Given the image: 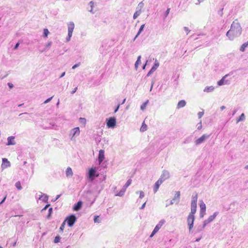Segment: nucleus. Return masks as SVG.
<instances>
[{
  "instance_id": "9b49d317",
  "label": "nucleus",
  "mask_w": 248,
  "mask_h": 248,
  "mask_svg": "<svg viewBox=\"0 0 248 248\" xmlns=\"http://www.w3.org/2000/svg\"><path fill=\"white\" fill-rule=\"evenodd\" d=\"M200 216L201 217H203L205 214L206 212V205L202 201L200 203Z\"/></svg>"
},
{
  "instance_id": "49530a36",
  "label": "nucleus",
  "mask_w": 248,
  "mask_h": 248,
  "mask_svg": "<svg viewBox=\"0 0 248 248\" xmlns=\"http://www.w3.org/2000/svg\"><path fill=\"white\" fill-rule=\"evenodd\" d=\"M50 206V204H46V206L42 209L41 212H43L44 211H46Z\"/></svg>"
},
{
  "instance_id": "f257e3e1",
  "label": "nucleus",
  "mask_w": 248,
  "mask_h": 248,
  "mask_svg": "<svg viewBox=\"0 0 248 248\" xmlns=\"http://www.w3.org/2000/svg\"><path fill=\"white\" fill-rule=\"evenodd\" d=\"M242 33V28L238 22H233L231 29L226 33V36L230 40H233L235 37H238Z\"/></svg>"
},
{
  "instance_id": "680f3d73",
  "label": "nucleus",
  "mask_w": 248,
  "mask_h": 248,
  "mask_svg": "<svg viewBox=\"0 0 248 248\" xmlns=\"http://www.w3.org/2000/svg\"><path fill=\"white\" fill-rule=\"evenodd\" d=\"M120 104H119L116 107V108H115V110H114V112L116 113L117 111H118V110H119V108H120Z\"/></svg>"
},
{
  "instance_id": "7ed1b4c3",
  "label": "nucleus",
  "mask_w": 248,
  "mask_h": 248,
  "mask_svg": "<svg viewBox=\"0 0 248 248\" xmlns=\"http://www.w3.org/2000/svg\"><path fill=\"white\" fill-rule=\"evenodd\" d=\"M77 220V217L75 214L70 215L66 217L64 219L65 222L67 223V225L70 227H73Z\"/></svg>"
},
{
  "instance_id": "3c124183",
  "label": "nucleus",
  "mask_w": 248,
  "mask_h": 248,
  "mask_svg": "<svg viewBox=\"0 0 248 248\" xmlns=\"http://www.w3.org/2000/svg\"><path fill=\"white\" fill-rule=\"evenodd\" d=\"M170 8H168L167 9V10H166V11L165 12L164 16L165 17H166L168 16V15H169V14L170 13Z\"/></svg>"
},
{
  "instance_id": "09e8293b",
  "label": "nucleus",
  "mask_w": 248,
  "mask_h": 248,
  "mask_svg": "<svg viewBox=\"0 0 248 248\" xmlns=\"http://www.w3.org/2000/svg\"><path fill=\"white\" fill-rule=\"evenodd\" d=\"M53 96H52L51 97L47 98L46 100L44 102L43 104H46V103L49 102L51 100V99L53 98Z\"/></svg>"
},
{
  "instance_id": "c756f323",
  "label": "nucleus",
  "mask_w": 248,
  "mask_h": 248,
  "mask_svg": "<svg viewBox=\"0 0 248 248\" xmlns=\"http://www.w3.org/2000/svg\"><path fill=\"white\" fill-rule=\"evenodd\" d=\"M246 47H248V41L242 44L240 47V50L242 52H244Z\"/></svg>"
},
{
  "instance_id": "a211bd4d",
  "label": "nucleus",
  "mask_w": 248,
  "mask_h": 248,
  "mask_svg": "<svg viewBox=\"0 0 248 248\" xmlns=\"http://www.w3.org/2000/svg\"><path fill=\"white\" fill-rule=\"evenodd\" d=\"M163 183L162 181H161V180H159L158 179L155 183V185H154V188H153V190H154V193H156L157 192V191L158 190L160 185Z\"/></svg>"
},
{
  "instance_id": "cd10ccee",
  "label": "nucleus",
  "mask_w": 248,
  "mask_h": 248,
  "mask_svg": "<svg viewBox=\"0 0 248 248\" xmlns=\"http://www.w3.org/2000/svg\"><path fill=\"white\" fill-rule=\"evenodd\" d=\"M214 89L215 88L213 86H207L204 88L203 91L207 93L211 92L214 91Z\"/></svg>"
},
{
  "instance_id": "e2e57ef3",
  "label": "nucleus",
  "mask_w": 248,
  "mask_h": 248,
  "mask_svg": "<svg viewBox=\"0 0 248 248\" xmlns=\"http://www.w3.org/2000/svg\"><path fill=\"white\" fill-rule=\"evenodd\" d=\"M78 90V87H76L71 92V94L75 93Z\"/></svg>"
},
{
  "instance_id": "6e6d98bb",
  "label": "nucleus",
  "mask_w": 248,
  "mask_h": 248,
  "mask_svg": "<svg viewBox=\"0 0 248 248\" xmlns=\"http://www.w3.org/2000/svg\"><path fill=\"white\" fill-rule=\"evenodd\" d=\"M223 8H222L218 12V14L219 15L221 16L223 15Z\"/></svg>"
},
{
  "instance_id": "bf43d9fd",
  "label": "nucleus",
  "mask_w": 248,
  "mask_h": 248,
  "mask_svg": "<svg viewBox=\"0 0 248 248\" xmlns=\"http://www.w3.org/2000/svg\"><path fill=\"white\" fill-rule=\"evenodd\" d=\"M7 85L10 89L14 87V85L11 83H8Z\"/></svg>"
},
{
  "instance_id": "0eeeda50",
  "label": "nucleus",
  "mask_w": 248,
  "mask_h": 248,
  "mask_svg": "<svg viewBox=\"0 0 248 248\" xmlns=\"http://www.w3.org/2000/svg\"><path fill=\"white\" fill-rule=\"evenodd\" d=\"M165 222V220H161L155 227L154 230L153 231L150 236V237H152L158 231V230L160 229V228L164 224Z\"/></svg>"
},
{
  "instance_id": "dca6fc26",
  "label": "nucleus",
  "mask_w": 248,
  "mask_h": 248,
  "mask_svg": "<svg viewBox=\"0 0 248 248\" xmlns=\"http://www.w3.org/2000/svg\"><path fill=\"white\" fill-rule=\"evenodd\" d=\"M82 202L81 201H79L78 202L74 204L73 207V210L75 211H79L81 208L82 206Z\"/></svg>"
},
{
  "instance_id": "774afa93",
  "label": "nucleus",
  "mask_w": 248,
  "mask_h": 248,
  "mask_svg": "<svg viewBox=\"0 0 248 248\" xmlns=\"http://www.w3.org/2000/svg\"><path fill=\"white\" fill-rule=\"evenodd\" d=\"M237 111V109H234L232 114V116H234L235 114V113H236Z\"/></svg>"
},
{
  "instance_id": "aec40b11",
  "label": "nucleus",
  "mask_w": 248,
  "mask_h": 248,
  "mask_svg": "<svg viewBox=\"0 0 248 248\" xmlns=\"http://www.w3.org/2000/svg\"><path fill=\"white\" fill-rule=\"evenodd\" d=\"M186 105V102L184 100H180L178 102L177 105V108L179 109L181 108L184 107Z\"/></svg>"
},
{
  "instance_id": "f03ea898",
  "label": "nucleus",
  "mask_w": 248,
  "mask_h": 248,
  "mask_svg": "<svg viewBox=\"0 0 248 248\" xmlns=\"http://www.w3.org/2000/svg\"><path fill=\"white\" fill-rule=\"evenodd\" d=\"M198 200V195L197 193L193 194L191 202V212L188 215L194 216L197 211V202Z\"/></svg>"
},
{
  "instance_id": "e433bc0d",
  "label": "nucleus",
  "mask_w": 248,
  "mask_h": 248,
  "mask_svg": "<svg viewBox=\"0 0 248 248\" xmlns=\"http://www.w3.org/2000/svg\"><path fill=\"white\" fill-rule=\"evenodd\" d=\"M15 186L18 190H21L22 188L21 186L20 182L19 181H18L16 183Z\"/></svg>"
},
{
  "instance_id": "69168bd1",
  "label": "nucleus",
  "mask_w": 248,
  "mask_h": 248,
  "mask_svg": "<svg viewBox=\"0 0 248 248\" xmlns=\"http://www.w3.org/2000/svg\"><path fill=\"white\" fill-rule=\"evenodd\" d=\"M6 196H5L3 198V199L2 200V201L0 202V205H1L2 203H3L5 202V200H6Z\"/></svg>"
},
{
  "instance_id": "37998d69",
  "label": "nucleus",
  "mask_w": 248,
  "mask_h": 248,
  "mask_svg": "<svg viewBox=\"0 0 248 248\" xmlns=\"http://www.w3.org/2000/svg\"><path fill=\"white\" fill-rule=\"evenodd\" d=\"M79 122L80 123L82 124H85L86 123V119L84 118H80Z\"/></svg>"
},
{
  "instance_id": "6ab92c4d",
  "label": "nucleus",
  "mask_w": 248,
  "mask_h": 248,
  "mask_svg": "<svg viewBox=\"0 0 248 248\" xmlns=\"http://www.w3.org/2000/svg\"><path fill=\"white\" fill-rule=\"evenodd\" d=\"M80 131L78 127H75L72 129L71 134L72 135V137L77 136L79 135ZM73 138H72V139Z\"/></svg>"
},
{
  "instance_id": "58836bf2",
  "label": "nucleus",
  "mask_w": 248,
  "mask_h": 248,
  "mask_svg": "<svg viewBox=\"0 0 248 248\" xmlns=\"http://www.w3.org/2000/svg\"><path fill=\"white\" fill-rule=\"evenodd\" d=\"M89 4L90 5V7H91V10H89V11L91 13H94V12H93V6H94V2L93 1H91L89 3Z\"/></svg>"
},
{
  "instance_id": "7c9ffc66",
  "label": "nucleus",
  "mask_w": 248,
  "mask_h": 248,
  "mask_svg": "<svg viewBox=\"0 0 248 248\" xmlns=\"http://www.w3.org/2000/svg\"><path fill=\"white\" fill-rule=\"evenodd\" d=\"M140 13L141 11H140V10H137L135 13L134 14L133 19H136L140 15Z\"/></svg>"
},
{
  "instance_id": "20e7f679",
  "label": "nucleus",
  "mask_w": 248,
  "mask_h": 248,
  "mask_svg": "<svg viewBox=\"0 0 248 248\" xmlns=\"http://www.w3.org/2000/svg\"><path fill=\"white\" fill-rule=\"evenodd\" d=\"M75 28V24L73 22H70L68 24V35L66 38V42H68L72 36V33Z\"/></svg>"
},
{
  "instance_id": "f3484780",
  "label": "nucleus",
  "mask_w": 248,
  "mask_h": 248,
  "mask_svg": "<svg viewBox=\"0 0 248 248\" xmlns=\"http://www.w3.org/2000/svg\"><path fill=\"white\" fill-rule=\"evenodd\" d=\"M15 137L14 136H10L7 138V145H14L16 144V142L14 140Z\"/></svg>"
},
{
  "instance_id": "0e129e2a",
  "label": "nucleus",
  "mask_w": 248,
  "mask_h": 248,
  "mask_svg": "<svg viewBox=\"0 0 248 248\" xmlns=\"http://www.w3.org/2000/svg\"><path fill=\"white\" fill-rule=\"evenodd\" d=\"M199 125L198 126V128L197 129L198 130H200L202 128V123L200 122V123L198 124Z\"/></svg>"
},
{
  "instance_id": "72a5a7b5",
  "label": "nucleus",
  "mask_w": 248,
  "mask_h": 248,
  "mask_svg": "<svg viewBox=\"0 0 248 248\" xmlns=\"http://www.w3.org/2000/svg\"><path fill=\"white\" fill-rule=\"evenodd\" d=\"M149 103V100H147L146 101L144 102L141 106H140V109L142 110H143L146 107L147 105Z\"/></svg>"
},
{
  "instance_id": "79ce46f5",
  "label": "nucleus",
  "mask_w": 248,
  "mask_h": 248,
  "mask_svg": "<svg viewBox=\"0 0 248 248\" xmlns=\"http://www.w3.org/2000/svg\"><path fill=\"white\" fill-rule=\"evenodd\" d=\"M93 220L95 223H100L101 221V220L99 218V216H94Z\"/></svg>"
},
{
  "instance_id": "9d476101",
  "label": "nucleus",
  "mask_w": 248,
  "mask_h": 248,
  "mask_svg": "<svg viewBox=\"0 0 248 248\" xmlns=\"http://www.w3.org/2000/svg\"><path fill=\"white\" fill-rule=\"evenodd\" d=\"M210 137V135L203 134L202 137L198 139L195 141L196 145H199L203 142L205 140L208 139Z\"/></svg>"
},
{
  "instance_id": "c9c22d12",
  "label": "nucleus",
  "mask_w": 248,
  "mask_h": 248,
  "mask_svg": "<svg viewBox=\"0 0 248 248\" xmlns=\"http://www.w3.org/2000/svg\"><path fill=\"white\" fill-rule=\"evenodd\" d=\"M49 33V32L48 29H45L44 30V32H43V37L45 38L47 37V36H48Z\"/></svg>"
},
{
  "instance_id": "5fc2aeb1",
  "label": "nucleus",
  "mask_w": 248,
  "mask_h": 248,
  "mask_svg": "<svg viewBox=\"0 0 248 248\" xmlns=\"http://www.w3.org/2000/svg\"><path fill=\"white\" fill-rule=\"evenodd\" d=\"M20 45V43L19 42H17L16 45L15 46H14V48H13V49L14 50H16L18 48V47H19V46Z\"/></svg>"
},
{
  "instance_id": "338daca9",
  "label": "nucleus",
  "mask_w": 248,
  "mask_h": 248,
  "mask_svg": "<svg viewBox=\"0 0 248 248\" xmlns=\"http://www.w3.org/2000/svg\"><path fill=\"white\" fill-rule=\"evenodd\" d=\"M145 205H146V202H145L140 207V209H143L144 208H145Z\"/></svg>"
},
{
  "instance_id": "052dcab7",
  "label": "nucleus",
  "mask_w": 248,
  "mask_h": 248,
  "mask_svg": "<svg viewBox=\"0 0 248 248\" xmlns=\"http://www.w3.org/2000/svg\"><path fill=\"white\" fill-rule=\"evenodd\" d=\"M184 30L185 31L187 32V34L188 33V32H190V30L188 29V28L186 27H185L184 28Z\"/></svg>"
},
{
  "instance_id": "5701e85b",
  "label": "nucleus",
  "mask_w": 248,
  "mask_h": 248,
  "mask_svg": "<svg viewBox=\"0 0 248 248\" xmlns=\"http://www.w3.org/2000/svg\"><path fill=\"white\" fill-rule=\"evenodd\" d=\"M180 192L176 191L175 192V195L173 197L174 199L177 200V202H176V204H177L180 202Z\"/></svg>"
},
{
  "instance_id": "c03bdc74",
  "label": "nucleus",
  "mask_w": 248,
  "mask_h": 248,
  "mask_svg": "<svg viewBox=\"0 0 248 248\" xmlns=\"http://www.w3.org/2000/svg\"><path fill=\"white\" fill-rule=\"evenodd\" d=\"M159 65V63L156 60H155L153 66L155 67V68L156 69H157Z\"/></svg>"
},
{
  "instance_id": "1a4fd4ad",
  "label": "nucleus",
  "mask_w": 248,
  "mask_h": 248,
  "mask_svg": "<svg viewBox=\"0 0 248 248\" xmlns=\"http://www.w3.org/2000/svg\"><path fill=\"white\" fill-rule=\"evenodd\" d=\"M195 220V216L188 215L187 218V222L188 226L189 232L191 231V229L193 227L194 222Z\"/></svg>"
},
{
  "instance_id": "864d4df0",
  "label": "nucleus",
  "mask_w": 248,
  "mask_h": 248,
  "mask_svg": "<svg viewBox=\"0 0 248 248\" xmlns=\"http://www.w3.org/2000/svg\"><path fill=\"white\" fill-rule=\"evenodd\" d=\"M61 196V194L58 195L56 196V197L55 198V199L52 200V202H54L56 201Z\"/></svg>"
},
{
  "instance_id": "4c0bfd02",
  "label": "nucleus",
  "mask_w": 248,
  "mask_h": 248,
  "mask_svg": "<svg viewBox=\"0 0 248 248\" xmlns=\"http://www.w3.org/2000/svg\"><path fill=\"white\" fill-rule=\"evenodd\" d=\"M143 6H144V3H143V1H141L139 3L136 9L140 10V11H141V9L143 7Z\"/></svg>"
},
{
  "instance_id": "a878e982",
  "label": "nucleus",
  "mask_w": 248,
  "mask_h": 248,
  "mask_svg": "<svg viewBox=\"0 0 248 248\" xmlns=\"http://www.w3.org/2000/svg\"><path fill=\"white\" fill-rule=\"evenodd\" d=\"M192 140V136L191 135V136H189L188 137H187V138H186L185 140H184L183 143V144H187V143H189L190 142H191Z\"/></svg>"
},
{
  "instance_id": "b1692460",
  "label": "nucleus",
  "mask_w": 248,
  "mask_h": 248,
  "mask_svg": "<svg viewBox=\"0 0 248 248\" xmlns=\"http://www.w3.org/2000/svg\"><path fill=\"white\" fill-rule=\"evenodd\" d=\"M73 171L70 167H68L66 170V175L67 177H70L73 175Z\"/></svg>"
},
{
  "instance_id": "4468645a",
  "label": "nucleus",
  "mask_w": 248,
  "mask_h": 248,
  "mask_svg": "<svg viewBox=\"0 0 248 248\" xmlns=\"http://www.w3.org/2000/svg\"><path fill=\"white\" fill-rule=\"evenodd\" d=\"M169 177H170L169 172L167 170H164L159 179L161 180L163 182L165 180L168 179Z\"/></svg>"
},
{
  "instance_id": "a19ab883",
  "label": "nucleus",
  "mask_w": 248,
  "mask_h": 248,
  "mask_svg": "<svg viewBox=\"0 0 248 248\" xmlns=\"http://www.w3.org/2000/svg\"><path fill=\"white\" fill-rule=\"evenodd\" d=\"M61 237L59 235H57L54 240V243H58L60 242L61 240Z\"/></svg>"
},
{
  "instance_id": "f8f14e48",
  "label": "nucleus",
  "mask_w": 248,
  "mask_h": 248,
  "mask_svg": "<svg viewBox=\"0 0 248 248\" xmlns=\"http://www.w3.org/2000/svg\"><path fill=\"white\" fill-rule=\"evenodd\" d=\"M229 76L228 74L226 75L222 78L217 81V85L218 86H222L223 85H229L230 84V81L229 80H226L225 78Z\"/></svg>"
},
{
  "instance_id": "412c9836",
  "label": "nucleus",
  "mask_w": 248,
  "mask_h": 248,
  "mask_svg": "<svg viewBox=\"0 0 248 248\" xmlns=\"http://www.w3.org/2000/svg\"><path fill=\"white\" fill-rule=\"evenodd\" d=\"M144 27H145V24H142V25H141L137 35H136V36L134 37V38L133 39L134 41L140 35V34L141 33V32L143 31Z\"/></svg>"
},
{
  "instance_id": "603ef678",
  "label": "nucleus",
  "mask_w": 248,
  "mask_h": 248,
  "mask_svg": "<svg viewBox=\"0 0 248 248\" xmlns=\"http://www.w3.org/2000/svg\"><path fill=\"white\" fill-rule=\"evenodd\" d=\"M144 192L142 191H140V196H139V198L140 199H142V198H143L144 197Z\"/></svg>"
},
{
  "instance_id": "f704fd0d",
  "label": "nucleus",
  "mask_w": 248,
  "mask_h": 248,
  "mask_svg": "<svg viewBox=\"0 0 248 248\" xmlns=\"http://www.w3.org/2000/svg\"><path fill=\"white\" fill-rule=\"evenodd\" d=\"M147 125L145 124L144 122H143L142 124V125L140 127V131L144 132L147 130Z\"/></svg>"
},
{
  "instance_id": "2f4dec72",
  "label": "nucleus",
  "mask_w": 248,
  "mask_h": 248,
  "mask_svg": "<svg viewBox=\"0 0 248 248\" xmlns=\"http://www.w3.org/2000/svg\"><path fill=\"white\" fill-rule=\"evenodd\" d=\"M245 119V115L244 113H242L238 119L237 120V123L241 121H243Z\"/></svg>"
},
{
  "instance_id": "ea45409f",
  "label": "nucleus",
  "mask_w": 248,
  "mask_h": 248,
  "mask_svg": "<svg viewBox=\"0 0 248 248\" xmlns=\"http://www.w3.org/2000/svg\"><path fill=\"white\" fill-rule=\"evenodd\" d=\"M65 223H66V222L64 220L63 222L61 224V227L60 228V232H63V230L64 229V227H65Z\"/></svg>"
},
{
  "instance_id": "13d9d810",
  "label": "nucleus",
  "mask_w": 248,
  "mask_h": 248,
  "mask_svg": "<svg viewBox=\"0 0 248 248\" xmlns=\"http://www.w3.org/2000/svg\"><path fill=\"white\" fill-rule=\"evenodd\" d=\"M154 72L152 71V69H150V70L148 72V73L147 74V77L150 76Z\"/></svg>"
},
{
  "instance_id": "4be33fe9",
  "label": "nucleus",
  "mask_w": 248,
  "mask_h": 248,
  "mask_svg": "<svg viewBox=\"0 0 248 248\" xmlns=\"http://www.w3.org/2000/svg\"><path fill=\"white\" fill-rule=\"evenodd\" d=\"M43 202H48V196L46 194H43L41 195V196L39 198V199L41 200Z\"/></svg>"
},
{
  "instance_id": "bb28decb",
  "label": "nucleus",
  "mask_w": 248,
  "mask_h": 248,
  "mask_svg": "<svg viewBox=\"0 0 248 248\" xmlns=\"http://www.w3.org/2000/svg\"><path fill=\"white\" fill-rule=\"evenodd\" d=\"M52 44V42H51V41L48 42L46 44L45 47L43 50H40V51L41 52H43L44 51H46L48 50L49 47H50V46H51Z\"/></svg>"
},
{
  "instance_id": "de8ad7c7",
  "label": "nucleus",
  "mask_w": 248,
  "mask_h": 248,
  "mask_svg": "<svg viewBox=\"0 0 248 248\" xmlns=\"http://www.w3.org/2000/svg\"><path fill=\"white\" fill-rule=\"evenodd\" d=\"M204 228L205 227H203V225L202 226H199L197 228V232H200L202 231L204 229Z\"/></svg>"
},
{
  "instance_id": "39448f33",
  "label": "nucleus",
  "mask_w": 248,
  "mask_h": 248,
  "mask_svg": "<svg viewBox=\"0 0 248 248\" xmlns=\"http://www.w3.org/2000/svg\"><path fill=\"white\" fill-rule=\"evenodd\" d=\"M131 182H132L131 179H128L126 183L125 184V185L123 186V187L121 189V190L118 193H117L115 195V196H119V197L123 196L124 195L126 188L131 185Z\"/></svg>"
},
{
  "instance_id": "473e14b6",
  "label": "nucleus",
  "mask_w": 248,
  "mask_h": 248,
  "mask_svg": "<svg viewBox=\"0 0 248 248\" xmlns=\"http://www.w3.org/2000/svg\"><path fill=\"white\" fill-rule=\"evenodd\" d=\"M52 212H53V208L52 207L49 208L48 209V214L46 216V218L47 219H49L50 218L51 215L52 214Z\"/></svg>"
},
{
  "instance_id": "ddd939ff",
  "label": "nucleus",
  "mask_w": 248,
  "mask_h": 248,
  "mask_svg": "<svg viewBox=\"0 0 248 248\" xmlns=\"http://www.w3.org/2000/svg\"><path fill=\"white\" fill-rule=\"evenodd\" d=\"M11 166L10 162L6 158H3L2 159V164L1 167L2 170L5 169L8 167Z\"/></svg>"
},
{
  "instance_id": "a18cd8bd",
  "label": "nucleus",
  "mask_w": 248,
  "mask_h": 248,
  "mask_svg": "<svg viewBox=\"0 0 248 248\" xmlns=\"http://www.w3.org/2000/svg\"><path fill=\"white\" fill-rule=\"evenodd\" d=\"M210 221H209V220L208 219H205L204 221H203V227H205V226L209 223H210Z\"/></svg>"
},
{
  "instance_id": "c85d7f7f",
  "label": "nucleus",
  "mask_w": 248,
  "mask_h": 248,
  "mask_svg": "<svg viewBox=\"0 0 248 248\" xmlns=\"http://www.w3.org/2000/svg\"><path fill=\"white\" fill-rule=\"evenodd\" d=\"M141 56H139L137 58V60L135 63V68L137 70L138 67L139 65L141 63Z\"/></svg>"
},
{
  "instance_id": "8fccbe9b",
  "label": "nucleus",
  "mask_w": 248,
  "mask_h": 248,
  "mask_svg": "<svg viewBox=\"0 0 248 248\" xmlns=\"http://www.w3.org/2000/svg\"><path fill=\"white\" fill-rule=\"evenodd\" d=\"M203 114H204V112L203 111L199 112L198 113V118H202V116L203 115Z\"/></svg>"
},
{
  "instance_id": "4d7b16f0",
  "label": "nucleus",
  "mask_w": 248,
  "mask_h": 248,
  "mask_svg": "<svg viewBox=\"0 0 248 248\" xmlns=\"http://www.w3.org/2000/svg\"><path fill=\"white\" fill-rule=\"evenodd\" d=\"M80 65V63H76L75 64V65H74L72 67V69H76L77 67H78V66H79Z\"/></svg>"
},
{
  "instance_id": "6e6552de",
  "label": "nucleus",
  "mask_w": 248,
  "mask_h": 248,
  "mask_svg": "<svg viewBox=\"0 0 248 248\" xmlns=\"http://www.w3.org/2000/svg\"><path fill=\"white\" fill-rule=\"evenodd\" d=\"M96 170L95 168H91L89 170L88 172V178L91 180H93L95 177H97L96 175Z\"/></svg>"
},
{
  "instance_id": "393cba45",
  "label": "nucleus",
  "mask_w": 248,
  "mask_h": 248,
  "mask_svg": "<svg viewBox=\"0 0 248 248\" xmlns=\"http://www.w3.org/2000/svg\"><path fill=\"white\" fill-rule=\"evenodd\" d=\"M218 214V212H215L213 215L210 216L207 219L209 220L210 222H211L216 218Z\"/></svg>"
},
{
  "instance_id": "2eb2a0df",
  "label": "nucleus",
  "mask_w": 248,
  "mask_h": 248,
  "mask_svg": "<svg viewBox=\"0 0 248 248\" xmlns=\"http://www.w3.org/2000/svg\"><path fill=\"white\" fill-rule=\"evenodd\" d=\"M105 158L104 151L103 150H100L99 152L98 156V161L99 164H100Z\"/></svg>"
},
{
  "instance_id": "423d86ee",
  "label": "nucleus",
  "mask_w": 248,
  "mask_h": 248,
  "mask_svg": "<svg viewBox=\"0 0 248 248\" xmlns=\"http://www.w3.org/2000/svg\"><path fill=\"white\" fill-rule=\"evenodd\" d=\"M116 125V119L115 117H110L107 120V126L113 128Z\"/></svg>"
}]
</instances>
